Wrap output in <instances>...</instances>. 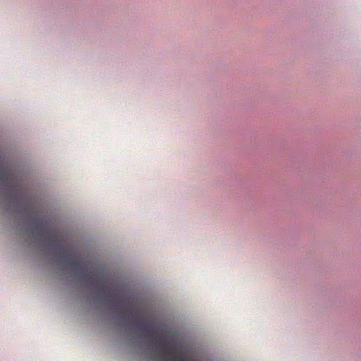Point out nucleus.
Returning a JSON list of instances; mask_svg holds the SVG:
<instances>
[{"label": "nucleus", "instance_id": "nucleus-2", "mask_svg": "<svg viewBox=\"0 0 361 361\" xmlns=\"http://www.w3.org/2000/svg\"><path fill=\"white\" fill-rule=\"evenodd\" d=\"M135 331L146 334V337L150 338L152 343H154L158 348L161 350V357L166 359L167 356L169 357V361H186L185 359L179 354L176 353L173 350L172 345L161 337L157 339L154 336L149 335V324H144L142 322L137 323L135 325Z\"/></svg>", "mask_w": 361, "mask_h": 361}, {"label": "nucleus", "instance_id": "nucleus-1", "mask_svg": "<svg viewBox=\"0 0 361 361\" xmlns=\"http://www.w3.org/2000/svg\"><path fill=\"white\" fill-rule=\"evenodd\" d=\"M34 230L36 235L43 241L47 242L50 245L56 247L55 252L61 258L65 266L82 277H89L90 268L87 264L82 260L76 259L71 252H67L63 247H61L57 234L44 224L42 220L37 221Z\"/></svg>", "mask_w": 361, "mask_h": 361}, {"label": "nucleus", "instance_id": "nucleus-3", "mask_svg": "<svg viewBox=\"0 0 361 361\" xmlns=\"http://www.w3.org/2000/svg\"><path fill=\"white\" fill-rule=\"evenodd\" d=\"M100 296L109 302H111L113 300V294L106 288H104L100 291Z\"/></svg>", "mask_w": 361, "mask_h": 361}, {"label": "nucleus", "instance_id": "nucleus-4", "mask_svg": "<svg viewBox=\"0 0 361 361\" xmlns=\"http://www.w3.org/2000/svg\"><path fill=\"white\" fill-rule=\"evenodd\" d=\"M122 317L126 320H128L130 322H133V316L132 314H123L122 315Z\"/></svg>", "mask_w": 361, "mask_h": 361}, {"label": "nucleus", "instance_id": "nucleus-6", "mask_svg": "<svg viewBox=\"0 0 361 361\" xmlns=\"http://www.w3.org/2000/svg\"><path fill=\"white\" fill-rule=\"evenodd\" d=\"M97 286H100V283L98 281L97 282Z\"/></svg>", "mask_w": 361, "mask_h": 361}, {"label": "nucleus", "instance_id": "nucleus-5", "mask_svg": "<svg viewBox=\"0 0 361 361\" xmlns=\"http://www.w3.org/2000/svg\"><path fill=\"white\" fill-rule=\"evenodd\" d=\"M1 182L3 181V161H1Z\"/></svg>", "mask_w": 361, "mask_h": 361}]
</instances>
